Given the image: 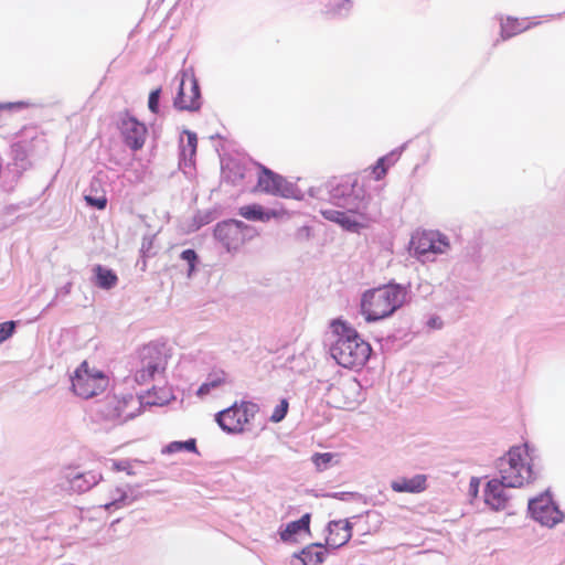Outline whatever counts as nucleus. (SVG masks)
<instances>
[{"label": "nucleus", "instance_id": "f257e3e1", "mask_svg": "<svg viewBox=\"0 0 565 565\" xmlns=\"http://www.w3.org/2000/svg\"><path fill=\"white\" fill-rule=\"evenodd\" d=\"M331 330L335 340L329 348L330 355L345 369L362 367L369 360L372 348L358 331L345 321L332 320Z\"/></svg>", "mask_w": 565, "mask_h": 565}, {"label": "nucleus", "instance_id": "f03ea898", "mask_svg": "<svg viewBox=\"0 0 565 565\" xmlns=\"http://www.w3.org/2000/svg\"><path fill=\"white\" fill-rule=\"evenodd\" d=\"M408 290L401 284L369 289L361 298V310L367 322H375L393 316L406 302Z\"/></svg>", "mask_w": 565, "mask_h": 565}, {"label": "nucleus", "instance_id": "7ed1b4c3", "mask_svg": "<svg viewBox=\"0 0 565 565\" xmlns=\"http://www.w3.org/2000/svg\"><path fill=\"white\" fill-rule=\"evenodd\" d=\"M323 190L333 205L342 207L351 214L361 216L366 214L369 198L356 178L351 175L334 178L327 182L323 189H320V191Z\"/></svg>", "mask_w": 565, "mask_h": 565}, {"label": "nucleus", "instance_id": "20e7f679", "mask_svg": "<svg viewBox=\"0 0 565 565\" xmlns=\"http://www.w3.org/2000/svg\"><path fill=\"white\" fill-rule=\"evenodd\" d=\"M526 449L522 447H512L505 456L497 461L499 480L504 481L508 487L519 488L536 479V473L530 463L524 462Z\"/></svg>", "mask_w": 565, "mask_h": 565}, {"label": "nucleus", "instance_id": "39448f33", "mask_svg": "<svg viewBox=\"0 0 565 565\" xmlns=\"http://www.w3.org/2000/svg\"><path fill=\"white\" fill-rule=\"evenodd\" d=\"M411 249L419 262H434L437 255L446 254L450 249V242L439 231H422L412 236Z\"/></svg>", "mask_w": 565, "mask_h": 565}, {"label": "nucleus", "instance_id": "423d86ee", "mask_svg": "<svg viewBox=\"0 0 565 565\" xmlns=\"http://www.w3.org/2000/svg\"><path fill=\"white\" fill-rule=\"evenodd\" d=\"M257 235L255 227L243 221L230 218L218 222L214 228V237L227 252L238 250L247 241Z\"/></svg>", "mask_w": 565, "mask_h": 565}, {"label": "nucleus", "instance_id": "0eeeda50", "mask_svg": "<svg viewBox=\"0 0 565 565\" xmlns=\"http://www.w3.org/2000/svg\"><path fill=\"white\" fill-rule=\"evenodd\" d=\"M71 381L74 393L86 399L104 393L108 386L107 376L100 371L90 372L87 362L76 369Z\"/></svg>", "mask_w": 565, "mask_h": 565}, {"label": "nucleus", "instance_id": "6e6552de", "mask_svg": "<svg viewBox=\"0 0 565 565\" xmlns=\"http://www.w3.org/2000/svg\"><path fill=\"white\" fill-rule=\"evenodd\" d=\"M258 188L268 194L285 199L301 200L302 193L292 182L262 166V173L258 178Z\"/></svg>", "mask_w": 565, "mask_h": 565}, {"label": "nucleus", "instance_id": "1a4fd4ad", "mask_svg": "<svg viewBox=\"0 0 565 565\" xmlns=\"http://www.w3.org/2000/svg\"><path fill=\"white\" fill-rule=\"evenodd\" d=\"M201 89L193 74L182 72L178 93L173 99V106L181 111H198L201 108Z\"/></svg>", "mask_w": 565, "mask_h": 565}, {"label": "nucleus", "instance_id": "9d476101", "mask_svg": "<svg viewBox=\"0 0 565 565\" xmlns=\"http://www.w3.org/2000/svg\"><path fill=\"white\" fill-rule=\"evenodd\" d=\"M527 510L535 521L550 527L556 525L564 519V513L553 502L548 491L531 499Z\"/></svg>", "mask_w": 565, "mask_h": 565}, {"label": "nucleus", "instance_id": "9b49d317", "mask_svg": "<svg viewBox=\"0 0 565 565\" xmlns=\"http://www.w3.org/2000/svg\"><path fill=\"white\" fill-rule=\"evenodd\" d=\"M118 129L124 143L132 151L140 150L146 141L147 127L128 111L119 113Z\"/></svg>", "mask_w": 565, "mask_h": 565}, {"label": "nucleus", "instance_id": "f8f14e48", "mask_svg": "<svg viewBox=\"0 0 565 565\" xmlns=\"http://www.w3.org/2000/svg\"><path fill=\"white\" fill-rule=\"evenodd\" d=\"M141 369L136 372L135 380L138 384L147 383L153 379L154 374L163 371L166 366L164 358L157 347L148 345L142 350Z\"/></svg>", "mask_w": 565, "mask_h": 565}, {"label": "nucleus", "instance_id": "ddd939ff", "mask_svg": "<svg viewBox=\"0 0 565 565\" xmlns=\"http://www.w3.org/2000/svg\"><path fill=\"white\" fill-rule=\"evenodd\" d=\"M127 405L128 401L126 398L118 399L114 396L98 404L97 413L102 418L113 422L114 424H124L136 416L134 412H126Z\"/></svg>", "mask_w": 565, "mask_h": 565}, {"label": "nucleus", "instance_id": "4468645a", "mask_svg": "<svg viewBox=\"0 0 565 565\" xmlns=\"http://www.w3.org/2000/svg\"><path fill=\"white\" fill-rule=\"evenodd\" d=\"M326 545L337 550L345 545L352 537V524L348 520H332L327 525Z\"/></svg>", "mask_w": 565, "mask_h": 565}, {"label": "nucleus", "instance_id": "2eb2a0df", "mask_svg": "<svg viewBox=\"0 0 565 565\" xmlns=\"http://www.w3.org/2000/svg\"><path fill=\"white\" fill-rule=\"evenodd\" d=\"M509 488L504 481L498 478L491 479L483 490L484 502L493 510H503L507 507L509 495L505 492Z\"/></svg>", "mask_w": 565, "mask_h": 565}, {"label": "nucleus", "instance_id": "dca6fc26", "mask_svg": "<svg viewBox=\"0 0 565 565\" xmlns=\"http://www.w3.org/2000/svg\"><path fill=\"white\" fill-rule=\"evenodd\" d=\"M215 422L227 434H242L245 430L238 415V402L218 412L215 415Z\"/></svg>", "mask_w": 565, "mask_h": 565}, {"label": "nucleus", "instance_id": "f3484780", "mask_svg": "<svg viewBox=\"0 0 565 565\" xmlns=\"http://www.w3.org/2000/svg\"><path fill=\"white\" fill-rule=\"evenodd\" d=\"M65 478L71 490L82 493L96 486L102 479V476L96 471L75 472L74 470H70L66 472Z\"/></svg>", "mask_w": 565, "mask_h": 565}, {"label": "nucleus", "instance_id": "a211bd4d", "mask_svg": "<svg viewBox=\"0 0 565 565\" xmlns=\"http://www.w3.org/2000/svg\"><path fill=\"white\" fill-rule=\"evenodd\" d=\"M391 488L399 493H420L427 488V477L425 475H415L412 478H401L392 481Z\"/></svg>", "mask_w": 565, "mask_h": 565}, {"label": "nucleus", "instance_id": "6ab92c4d", "mask_svg": "<svg viewBox=\"0 0 565 565\" xmlns=\"http://www.w3.org/2000/svg\"><path fill=\"white\" fill-rule=\"evenodd\" d=\"M311 514L305 513L299 520L289 522L284 530L279 531L280 540L285 543L295 542L296 536L301 532L310 533Z\"/></svg>", "mask_w": 565, "mask_h": 565}, {"label": "nucleus", "instance_id": "aec40b11", "mask_svg": "<svg viewBox=\"0 0 565 565\" xmlns=\"http://www.w3.org/2000/svg\"><path fill=\"white\" fill-rule=\"evenodd\" d=\"M322 543H312L303 547L300 552L292 555L294 558L300 561L301 565H320L324 561V552Z\"/></svg>", "mask_w": 565, "mask_h": 565}, {"label": "nucleus", "instance_id": "412c9836", "mask_svg": "<svg viewBox=\"0 0 565 565\" xmlns=\"http://www.w3.org/2000/svg\"><path fill=\"white\" fill-rule=\"evenodd\" d=\"M93 273V282L100 289H113L118 282L117 274L103 265H95Z\"/></svg>", "mask_w": 565, "mask_h": 565}, {"label": "nucleus", "instance_id": "4be33fe9", "mask_svg": "<svg viewBox=\"0 0 565 565\" xmlns=\"http://www.w3.org/2000/svg\"><path fill=\"white\" fill-rule=\"evenodd\" d=\"M227 374L223 370L210 373L206 380L200 385L196 395L200 397L209 395L213 390L225 383Z\"/></svg>", "mask_w": 565, "mask_h": 565}, {"label": "nucleus", "instance_id": "5701e85b", "mask_svg": "<svg viewBox=\"0 0 565 565\" xmlns=\"http://www.w3.org/2000/svg\"><path fill=\"white\" fill-rule=\"evenodd\" d=\"M238 214L249 221H268L275 214L274 212L265 211L259 204H249L239 207Z\"/></svg>", "mask_w": 565, "mask_h": 565}, {"label": "nucleus", "instance_id": "b1692460", "mask_svg": "<svg viewBox=\"0 0 565 565\" xmlns=\"http://www.w3.org/2000/svg\"><path fill=\"white\" fill-rule=\"evenodd\" d=\"M529 25H523V22L514 18H508L507 22H501V36L503 40L510 39L518 33L526 30Z\"/></svg>", "mask_w": 565, "mask_h": 565}, {"label": "nucleus", "instance_id": "393cba45", "mask_svg": "<svg viewBox=\"0 0 565 565\" xmlns=\"http://www.w3.org/2000/svg\"><path fill=\"white\" fill-rule=\"evenodd\" d=\"M258 412L259 406L254 402L242 401L241 403H238V415L241 417L243 427L246 424H249L255 418Z\"/></svg>", "mask_w": 565, "mask_h": 565}, {"label": "nucleus", "instance_id": "a878e982", "mask_svg": "<svg viewBox=\"0 0 565 565\" xmlns=\"http://www.w3.org/2000/svg\"><path fill=\"white\" fill-rule=\"evenodd\" d=\"M189 451V452H196V441L193 438H190L184 441H171L163 449L162 454H175L180 451Z\"/></svg>", "mask_w": 565, "mask_h": 565}, {"label": "nucleus", "instance_id": "bb28decb", "mask_svg": "<svg viewBox=\"0 0 565 565\" xmlns=\"http://www.w3.org/2000/svg\"><path fill=\"white\" fill-rule=\"evenodd\" d=\"M352 8L351 0H343L339 3H329L326 7L324 13L331 18L347 17Z\"/></svg>", "mask_w": 565, "mask_h": 565}, {"label": "nucleus", "instance_id": "cd10ccee", "mask_svg": "<svg viewBox=\"0 0 565 565\" xmlns=\"http://www.w3.org/2000/svg\"><path fill=\"white\" fill-rule=\"evenodd\" d=\"M186 135V145L181 147V156L186 158L189 156L192 159L196 153L198 137L196 134L190 130H184Z\"/></svg>", "mask_w": 565, "mask_h": 565}, {"label": "nucleus", "instance_id": "c85d7f7f", "mask_svg": "<svg viewBox=\"0 0 565 565\" xmlns=\"http://www.w3.org/2000/svg\"><path fill=\"white\" fill-rule=\"evenodd\" d=\"M180 258L188 264V277H191L194 274L196 265L199 263V256L196 252L192 248L184 249L180 254Z\"/></svg>", "mask_w": 565, "mask_h": 565}, {"label": "nucleus", "instance_id": "c756f323", "mask_svg": "<svg viewBox=\"0 0 565 565\" xmlns=\"http://www.w3.org/2000/svg\"><path fill=\"white\" fill-rule=\"evenodd\" d=\"M288 407H289L288 401L285 398L281 399L280 403L278 405H276V407L269 418L270 422H273V423L281 422L288 413Z\"/></svg>", "mask_w": 565, "mask_h": 565}, {"label": "nucleus", "instance_id": "7c9ffc66", "mask_svg": "<svg viewBox=\"0 0 565 565\" xmlns=\"http://www.w3.org/2000/svg\"><path fill=\"white\" fill-rule=\"evenodd\" d=\"M17 329V321L10 320L0 323V344L11 338Z\"/></svg>", "mask_w": 565, "mask_h": 565}, {"label": "nucleus", "instance_id": "2f4dec72", "mask_svg": "<svg viewBox=\"0 0 565 565\" xmlns=\"http://www.w3.org/2000/svg\"><path fill=\"white\" fill-rule=\"evenodd\" d=\"M348 213L349 212H345L343 214V218H341L339 225H341L347 231L358 233L362 227V224L356 220L352 218L351 216H349Z\"/></svg>", "mask_w": 565, "mask_h": 565}, {"label": "nucleus", "instance_id": "473e14b6", "mask_svg": "<svg viewBox=\"0 0 565 565\" xmlns=\"http://www.w3.org/2000/svg\"><path fill=\"white\" fill-rule=\"evenodd\" d=\"M333 456L330 452L315 454L312 457L313 463L319 470L326 469L331 462Z\"/></svg>", "mask_w": 565, "mask_h": 565}, {"label": "nucleus", "instance_id": "72a5a7b5", "mask_svg": "<svg viewBox=\"0 0 565 565\" xmlns=\"http://www.w3.org/2000/svg\"><path fill=\"white\" fill-rule=\"evenodd\" d=\"M160 95H161V88L153 89L149 94L148 108L152 114L159 113Z\"/></svg>", "mask_w": 565, "mask_h": 565}, {"label": "nucleus", "instance_id": "f704fd0d", "mask_svg": "<svg viewBox=\"0 0 565 565\" xmlns=\"http://www.w3.org/2000/svg\"><path fill=\"white\" fill-rule=\"evenodd\" d=\"M85 201H86L87 205L95 207L97 210H104L107 205V198L105 195H102V196L85 195Z\"/></svg>", "mask_w": 565, "mask_h": 565}, {"label": "nucleus", "instance_id": "c9c22d12", "mask_svg": "<svg viewBox=\"0 0 565 565\" xmlns=\"http://www.w3.org/2000/svg\"><path fill=\"white\" fill-rule=\"evenodd\" d=\"M153 398L147 401L150 405L162 406L169 402V393L164 390H160L159 392L153 393Z\"/></svg>", "mask_w": 565, "mask_h": 565}, {"label": "nucleus", "instance_id": "e433bc0d", "mask_svg": "<svg viewBox=\"0 0 565 565\" xmlns=\"http://www.w3.org/2000/svg\"><path fill=\"white\" fill-rule=\"evenodd\" d=\"M344 213L345 212H343V211H338V210H332V209H327V210L321 211V214L326 220L334 222L337 224H339L341 218H343Z\"/></svg>", "mask_w": 565, "mask_h": 565}, {"label": "nucleus", "instance_id": "4c0bfd02", "mask_svg": "<svg viewBox=\"0 0 565 565\" xmlns=\"http://www.w3.org/2000/svg\"><path fill=\"white\" fill-rule=\"evenodd\" d=\"M29 106L25 102H15V103H0V110H20L24 109Z\"/></svg>", "mask_w": 565, "mask_h": 565}, {"label": "nucleus", "instance_id": "58836bf2", "mask_svg": "<svg viewBox=\"0 0 565 565\" xmlns=\"http://www.w3.org/2000/svg\"><path fill=\"white\" fill-rule=\"evenodd\" d=\"M311 236V228L309 226H301L297 230L295 238L299 242L308 241Z\"/></svg>", "mask_w": 565, "mask_h": 565}, {"label": "nucleus", "instance_id": "ea45409f", "mask_svg": "<svg viewBox=\"0 0 565 565\" xmlns=\"http://www.w3.org/2000/svg\"><path fill=\"white\" fill-rule=\"evenodd\" d=\"M127 493L126 492H120V495L119 498L113 500L111 502L105 504V509L106 510H110L111 508H119L127 499Z\"/></svg>", "mask_w": 565, "mask_h": 565}, {"label": "nucleus", "instance_id": "a19ab883", "mask_svg": "<svg viewBox=\"0 0 565 565\" xmlns=\"http://www.w3.org/2000/svg\"><path fill=\"white\" fill-rule=\"evenodd\" d=\"M443 324H444V322H443L441 318L436 315L429 317V319L426 322V326L429 329H441Z\"/></svg>", "mask_w": 565, "mask_h": 565}, {"label": "nucleus", "instance_id": "79ce46f5", "mask_svg": "<svg viewBox=\"0 0 565 565\" xmlns=\"http://www.w3.org/2000/svg\"><path fill=\"white\" fill-rule=\"evenodd\" d=\"M385 158H381L377 160V163L374 168V172L376 173V179H380L382 175L386 173V168L384 166Z\"/></svg>", "mask_w": 565, "mask_h": 565}, {"label": "nucleus", "instance_id": "37998d69", "mask_svg": "<svg viewBox=\"0 0 565 565\" xmlns=\"http://www.w3.org/2000/svg\"><path fill=\"white\" fill-rule=\"evenodd\" d=\"M211 222L210 214L206 213L204 216L198 215L195 217L196 227L200 228L201 226L207 224Z\"/></svg>", "mask_w": 565, "mask_h": 565}, {"label": "nucleus", "instance_id": "c03bdc74", "mask_svg": "<svg viewBox=\"0 0 565 565\" xmlns=\"http://www.w3.org/2000/svg\"><path fill=\"white\" fill-rule=\"evenodd\" d=\"M353 495H354V493H352V492H334V493L329 494V497L334 498V499H339V500H342V501H345L350 497H353Z\"/></svg>", "mask_w": 565, "mask_h": 565}, {"label": "nucleus", "instance_id": "a18cd8bd", "mask_svg": "<svg viewBox=\"0 0 565 565\" xmlns=\"http://www.w3.org/2000/svg\"><path fill=\"white\" fill-rule=\"evenodd\" d=\"M72 289V282L65 284L63 287H61L55 295V298L58 296H66L71 292Z\"/></svg>", "mask_w": 565, "mask_h": 565}, {"label": "nucleus", "instance_id": "49530a36", "mask_svg": "<svg viewBox=\"0 0 565 565\" xmlns=\"http://www.w3.org/2000/svg\"><path fill=\"white\" fill-rule=\"evenodd\" d=\"M359 387H360V384L355 380L350 381L349 383L345 384V388L351 391V392L356 391Z\"/></svg>", "mask_w": 565, "mask_h": 565}, {"label": "nucleus", "instance_id": "de8ad7c7", "mask_svg": "<svg viewBox=\"0 0 565 565\" xmlns=\"http://www.w3.org/2000/svg\"><path fill=\"white\" fill-rule=\"evenodd\" d=\"M129 463L127 461H118L115 463L117 470H127Z\"/></svg>", "mask_w": 565, "mask_h": 565}, {"label": "nucleus", "instance_id": "09e8293b", "mask_svg": "<svg viewBox=\"0 0 565 565\" xmlns=\"http://www.w3.org/2000/svg\"><path fill=\"white\" fill-rule=\"evenodd\" d=\"M475 481H476L475 479L471 480L470 489H471V491L473 490L475 492H477V487H473Z\"/></svg>", "mask_w": 565, "mask_h": 565}, {"label": "nucleus", "instance_id": "8fccbe9b", "mask_svg": "<svg viewBox=\"0 0 565 565\" xmlns=\"http://www.w3.org/2000/svg\"><path fill=\"white\" fill-rule=\"evenodd\" d=\"M53 303H54V301H51V302L46 306V308H45L44 310H46V309H49L50 307H52V306H53Z\"/></svg>", "mask_w": 565, "mask_h": 565}]
</instances>
